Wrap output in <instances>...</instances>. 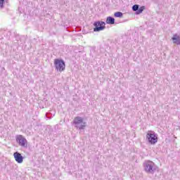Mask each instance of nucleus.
I'll use <instances>...</instances> for the list:
<instances>
[{"mask_svg":"<svg viewBox=\"0 0 180 180\" xmlns=\"http://www.w3.org/2000/svg\"><path fill=\"white\" fill-rule=\"evenodd\" d=\"M143 169L147 174H153L157 171V166L151 160L145 161L143 162Z\"/></svg>","mask_w":180,"mask_h":180,"instance_id":"obj_1","label":"nucleus"},{"mask_svg":"<svg viewBox=\"0 0 180 180\" xmlns=\"http://www.w3.org/2000/svg\"><path fill=\"white\" fill-rule=\"evenodd\" d=\"M73 124H75V127L79 129V130H84V129L86 127V122H84V118L79 116L75 117Z\"/></svg>","mask_w":180,"mask_h":180,"instance_id":"obj_2","label":"nucleus"},{"mask_svg":"<svg viewBox=\"0 0 180 180\" xmlns=\"http://www.w3.org/2000/svg\"><path fill=\"white\" fill-rule=\"evenodd\" d=\"M146 140H148L149 144L154 146V144H157L158 141V135H157L155 131H148L146 134Z\"/></svg>","mask_w":180,"mask_h":180,"instance_id":"obj_3","label":"nucleus"},{"mask_svg":"<svg viewBox=\"0 0 180 180\" xmlns=\"http://www.w3.org/2000/svg\"><path fill=\"white\" fill-rule=\"evenodd\" d=\"M53 64L56 71H59V72H63L65 70V62L63 59H55Z\"/></svg>","mask_w":180,"mask_h":180,"instance_id":"obj_4","label":"nucleus"},{"mask_svg":"<svg viewBox=\"0 0 180 180\" xmlns=\"http://www.w3.org/2000/svg\"><path fill=\"white\" fill-rule=\"evenodd\" d=\"M106 23L103 21H96L94 22V32H101L102 30H105L106 29V26H105Z\"/></svg>","mask_w":180,"mask_h":180,"instance_id":"obj_5","label":"nucleus"},{"mask_svg":"<svg viewBox=\"0 0 180 180\" xmlns=\"http://www.w3.org/2000/svg\"><path fill=\"white\" fill-rule=\"evenodd\" d=\"M16 142L20 147H24L25 148H27V140L25 139L22 135H17L15 136Z\"/></svg>","mask_w":180,"mask_h":180,"instance_id":"obj_6","label":"nucleus"},{"mask_svg":"<svg viewBox=\"0 0 180 180\" xmlns=\"http://www.w3.org/2000/svg\"><path fill=\"white\" fill-rule=\"evenodd\" d=\"M144 9H146V6H142L140 7L139 4H135L132 6V11L136 12V15H140V13H143Z\"/></svg>","mask_w":180,"mask_h":180,"instance_id":"obj_7","label":"nucleus"},{"mask_svg":"<svg viewBox=\"0 0 180 180\" xmlns=\"http://www.w3.org/2000/svg\"><path fill=\"white\" fill-rule=\"evenodd\" d=\"M14 158L18 164H22L23 162L24 158L22 157V154L19 152H15L13 153Z\"/></svg>","mask_w":180,"mask_h":180,"instance_id":"obj_8","label":"nucleus"},{"mask_svg":"<svg viewBox=\"0 0 180 180\" xmlns=\"http://www.w3.org/2000/svg\"><path fill=\"white\" fill-rule=\"evenodd\" d=\"M172 40L173 41L174 44L180 46V37L178 35V34H174L172 37Z\"/></svg>","mask_w":180,"mask_h":180,"instance_id":"obj_9","label":"nucleus"},{"mask_svg":"<svg viewBox=\"0 0 180 180\" xmlns=\"http://www.w3.org/2000/svg\"><path fill=\"white\" fill-rule=\"evenodd\" d=\"M105 22L107 25H115V18L112 16L107 17Z\"/></svg>","mask_w":180,"mask_h":180,"instance_id":"obj_10","label":"nucleus"},{"mask_svg":"<svg viewBox=\"0 0 180 180\" xmlns=\"http://www.w3.org/2000/svg\"><path fill=\"white\" fill-rule=\"evenodd\" d=\"M114 16L115 18H123V13L120 11L115 12Z\"/></svg>","mask_w":180,"mask_h":180,"instance_id":"obj_11","label":"nucleus"},{"mask_svg":"<svg viewBox=\"0 0 180 180\" xmlns=\"http://www.w3.org/2000/svg\"><path fill=\"white\" fill-rule=\"evenodd\" d=\"M53 116V114H51V112H46V119H51V117Z\"/></svg>","mask_w":180,"mask_h":180,"instance_id":"obj_12","label":"nucleus"},{"mask_svg":"<svg viewBox=\"0 0 180 180\" xmlns=\"http://www.w3.org/2000/svg\"><path fill=\"white\" fill-rule=\"evenodd\" d=\"M4 4H5V0H0V8H4Z\"/></svg>","mask_w":180,"mask_h":180,"instance_id":"obj_13","label":"nucleus"}]
</instances>
